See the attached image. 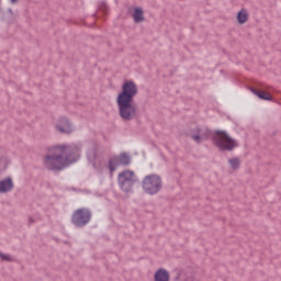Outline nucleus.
<instances>
[{
    "label": "nucleus",
    "instance_id": "4",
    "mask_svg": "<svg viewBox=\"0 0 281 281\" xmlns=\"http://www.w3.org/2000/svg\"><path fill=\"white\" fill-rule=\"evenodd\" d=\"M142 188L146 194L153 196L161 192V188H164V181L161 180L159 175L151 173L143 179Z\"/></svg>",
    "mask_w": 281,
    "mask_h": 281
},
{
    "label": "nucleus",
    "instance_id": "9",
    "mask_svg": "<svg viewBox=\"0 0 281 281\" xmlns=\"http://www.w3.org/2000/svg\"><path fill=\"white\" fill-rule=\"evenodd\" d=\"M56 130L59 131V133L69 135V133L74 132V125H71V122L69 121V119L63 116L59 119L58 123L56 124Z\"/></svg>",
    "mask_w": 281,
    "mask_h": 281
},
{
    "label": "nucleus",
    "instance_id": "5",
    "mask_svg": "<svg viewBox=\"0 0 281 281\" xmlns=\"http://www.w3.org/2000/svg\"><path fill=\"white\" fill-rule=\"evenodd\" d=\"M91 218H93L91 209L80 207L72 212L70 221L75 227L82 229V227H87V225L91 223Z\"/></svg>",
    "mask_w": 281,
    "mask_h": 281
},
{
    "label": "nucleus",
    "instance_id": "6",
    "mask_svg": "<svg viewBox=\"0 0 281 281\" xmlns=\"http://www.w3.org/2000/svg\"><path fill=\"white\" fill-rule=\"evenodd\" d=\"M138 179L133 170H123L117 176L119 187L123 192H133V187L137 183Z\"/></svg>",
    "mask_w": 281,
    "mask_h": 281
},
{
    "label": "nucleus",
    "instance_id": "1",
    "mask_svg": "<svg viewBox=\"0 0 281 281\" xmlns=\"http://www.w3.org/2000/svg\"><path fill=\"white\" fill-rule=\"evenodd\" d=\"M78 159H80V147L78 145H53L46 148L43 166L46 170L60 172L71 164H76Z\"/></svg>",
    "mask_w": 281,
    "mask_h": 281
},
{
    "label": "nucleus",
    "instance_id": "14",
    "mask_svg": "<svg viewBox=\"0 0 281 281\" xmlns=\"http://www.w3.org/2000/svg\"><path fill=\"white\" fill-rule=\"evenodd\" d=\"M228 164L232 170H238V168H240V158L238 157L231 158L228 159Z\"/></svg>",
    "mask_w": 281,
    "mask_h": 281
},
{
    "label": "nucleus",
    "instance_id": "3",
    "mask_svg": "<svg viewBox=\"0 0 281 281\" xmlns=\"http://www.w3.org/2000/svg\"><path fill=\"white\" fill-rule=\"evenodd\" d=\"M213 144L218 148V150H228L232 153L234 148H238V142L232 137L225 131H216L213 136Z\"/></svg>",
    "mask_w": 281,
    "mask_h": 281
},
{
    "label": "nucleus",
    "instance_id": "8",
    "mask_svg": "<svg viewBox=\"0 0 281 281\" xmlns=\"http://www.w3.org/2000/svg\"><path fill=\"white\" fill-rule=\"evenodd\" d=\"M210 128L207 127H195L191 130V139L195 142V144H203L206 139H210Z\"/></svg>",
    "mask_w": 281,
    "mask_h": 281
},
{
    "label": "nucleus",
    "instance_id": "19",
    "mask_svg": "<svg viewBox=\"0 0 281 281\" xmlns=\"http://www.w3.org/2000/svg\"><path fill=\"white\" fill-rule=\"evenodd\" d=\"M32 223H34V218L33 217H29V225H32Z\"/></svg>",
    "mask_w": 281,
    "mask_h": 281
},
{
    "label": "nucleus",
    "instance_id": "18",
    "mask_svg": "<svg viewBox=\"0 0 281 281\" xmlns=\"http://www.w3.org/2000/svg\"><path fill=\"white\" fill-rule=\"evenodd\" d=\"M1 260H4L5 262H14V258L10 255H5L3 252H0Z\"/></svg>",
    "mask_w": 281,
    "mask_h": 281
},
{
    "label": "nucleus",
    "instance_id": "12",
    "mask_svg": "<svg viewBox=\"0 0 281 281\" xmlns=\"http://www.w3.org/2000/svg\"><path fill=\"white\" fill-rule=\"evenodd\" d=\"M251 91L255 95H258L260 100H266L268 102H272L273 100V95H271L269 92L258 90L256 88H252Z\"/></svg>",
    "mask_w": 281,
    "mask_h": 281
},
{
    "label": "nucleus",
    "instance_id": "11",
    "mask_svg": "<svg viewBox=\"0 0 281 281\" xmlns=\"http://www.w3.org/2000/svg\"><path fill=\"white\" fill-rule=\"evenodd\" d=\"M154 281H170V272L164 268L158 269L154 274Z\"/></svg>",
    "mask_w": 281,
    "mask_h": 281
},
{
    "label": "nucleus",
    "instance_id": "2",
    "mask_svg": "<svg viewBox=\"0 0 281 281\" xmlns=\"http://www.w3.org/2000/svg\"><path fill=\"white\" fill-rule=\"evenodd\" d=\"M138 93L137 83L127 80L122 85V90L116 98L119 115L124 122H131L137 117V106L133 104V100Z\"/></svg>",
    "mask_w": 281,
    "mask_h": 281
},
{
    "label": "nucleus",
    "instance_id": "16",
    "mask_svg": "<svg viewBox=\"0 0 281 281\" xmlns=\"http://www.w3.org/2000/svg\"><path fill=\"white\" fill-rule=\"evenodd\" d=\"M8 170V158L5 156H0V172Z\"/></svg>",
    "mask_w": 281,
    "mask_h": 281
},
{
    "label": "nucleus",
    "instance_id": "13",
    "mask_svg": "<svg viewBox=\"0 0 281 281\" xmlns=\"http://www.w3.org/2000/svg\"><path fill=\"white\" fill-rule=\"evenodd\" d=\"M134 23H144L146 18L144 16V9L135 8L133 13Z\"/></svg>",
    "mask_w": 281,
    "mask_h": 281
},
{
    "label": "nucleus",
    "instance_id": "7",
    "mask_svg": "<svg viewBox=\"0 0 281 281\" xmlns=\"http://www.w3.org/2000/svg\"><path fill=\"white\" fill-rule=\"evenodd\" d=\"M120 166H131V155L126 153H121L119 156H114L109 159L108 168L111 175H113V172H115V170H117Z\"/></svg>",
    "mask_w": 281,
    "mask_h": 281
},
{
    "label": "nucleus",
    "instance_id": "17",
    "mask_svg": "<svg viewBox=\"0 0 281 281\" xmlns=\"http://www.w3.org/2000/svg\"><path fill=\"white\" fill-rule=\"evenodd\" d=\"M99 12H101V14H103L104 16H106V14H109V5L102 1L99 4Z\"/></svg>",
    "mask_w": 281,
    "mask_h": 281
},
{
    "label": "nucleus",
    "instance_id": "15",
    "mask_svg": "<svg viewBox=\"0 0 281 281\" xmlns=\"http://www.w3.org/2000/svg\"><path fill=\"white\" fill-rule=\"evenodd\" d=\"M247 19H249V14H247V11H239L237 14V21L238 23H240L241 25L244 23H247Z\"/></svg>",
    "mask_w": 281,
    "mask_h": 281
},
{
    "label": "nucleus",
    "instance_id": "20",
    "mask_svg": "<svg viewBox=\"0 0 281 281\" xmlns=\"http://www.w3.org/2000/svg\"><path fill=\"white\" fill-rule=\"evenodd\" d=\"M11 3H19V0H11Z\"/></svg>",
    "mask_w": 281,
    "mask_h": 281
},
{
    "label": "nucleus",
    "instance_id": "10",
    "mask_svg": "<svg viewBox=\"0 0 281 281\" xmlns=\"http://www.w3.org/2000/svg\"><path fill=\"white\" fill-rule=\"evenodd\" d=\"M14 190V181L12 178L7 177L0 180V194H8Z\"/></svg>",
    "mask_w": 281,
    "mask_h": 281
}]
</instances>
